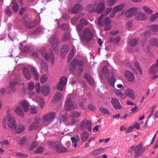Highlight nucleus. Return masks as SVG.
<instances>
[{
  "instance_id": "1",
  "label": "nucleus",
  "mask_w": 158,
  "mask_h": 158,
  "mask_svg": "<svg viewBox=\"0 0 158 158\" xmlns=\"http://www.w3.org/2000/svg\"><path fill=\"white\" fill-rule=\"evenodd\" d=\"M125 94L122 93L121 90L117 89L115 92V94L119 98L122 99L126 98V96L129 97L131 99L134 100L135 98L134 90L131 88H127L125 91Z\"/></svg>"
},
{
  "instance_id": "2",
  "label": "nucleus",
  "mask_w": 158,
  "mask_h": 158,
  "mask_svg": "<svg viewBox=\"0 0 158 158\" xmlns=\"http://www.w3.org/2000/svg\"><path fill=\"white\" fill-rule=\"evenodd\" d=\"M104 17V15H101L98 18V23L100 26L105 25L104 29L105 30L108 31L111 28V26L110 25L111 23V20L108 17H106L102 20Z\"/></svg>"
},
{
  "instance_id": "3",
  "label": "nucleus",
  "mask_w": 158,
  "mask_h": 158,
  "mask_svg": "<svg viewBox=\"0 0 158 158\" xmlns=\"http://www.w3.org/2000/svg\"><path fill=\"white\" fill-rule=\"evenodd\" d=\"M143 145L141 143H139L138 145L135 147L134 146L131 147L129 151L130 152H133L134 151L136 155L139 156L141 155L146 149V148H142Z\"/></svg>"
},
{
  "instance_id": "4",
  "label": "nucleus",
  "mask_w": 158,
  "mask_h": 158,
  "mask_svg": "<svg viewBox=\"0 0 158 158\" xmlns=\"http://www.w3.org/2000/svg\"><path fill=\"white\" fill-rule=\"evenodd\" d=\"M93 33L89 29L86 28L83 31L82 34L80 38L82 41H89L92 38Z\"/></svg>"
},
{
  "instance_id": "5",
  "label": "nucleus",
  "mask_w": 158,
  "mask_h": 158,
  "mask_svg": "<svg viewBox=\"0 0 158 158\" xmlns=\"http://www.w3.org/2000/svg\"><path fill=\"white\" fill-rule=\"evenodd\" d=\"M6 117L8 119L7 124L8 127L13 131L16 125L15 118L11 116L10 114L9 113L7 114Z\"/></svg>"
},
{
  "instance_id": "6",
  "label": "nucleus",
  "mask_w": 158,
  "mask_h": 158,
  "mask_svg": "<svg viewBox=\"0 0 158 158\" xmlns=\"http://www.w3.org/2000/svg\"><path fill=\"white\" fill-rule=\"evenodd\" d=\"M138 10L137 7H133L128 9L126 11L123 10L120 14L121 15H125L126 17L129 18L132 17L136 11Z\"/></svg>"
},
{
  "instance_id": "7",
  "label": "nucleus",
  "mask_w": 158,
  "mask_h": 158,
  "mask_svg": "<svg viewBox=\"0 0 158 158\" xmlns=\"http://www.w3.org/2000/svg\"><path fill=\"white\" fill-rule=\"evenodd\" d=\"M40 51L41 53L43 55L47 60L50 61L52 64L54 63V58L52 53L51 52L48 54L44 48H41Z\"/></svg>"
},
{
  "instance_id": "8",
  "label": "nucleus",
  "mask_w": 158,
  "mask_h": 158,
  "mask_svg": "<svg viewBox=\"0 0 158 158\" xmlns=\"http://www.w3.org/2000/svg\"><path fill=\"white\" fill-rule=\"evenodd\" d=\"M55 117V114L53 112L49 113L44 115L43 117V123L45 124L46 123H50L54 119Z\"/></svg>"
},
{
  "instance_id": "9",
  "label": "nucleus",
  "mask_w": 158,
  "mask_h": 158,
  "mask_svg": "<svg viewBox=\"0 0 158 158\" xmlns=\"http://www.w3.org/2000/svg\"><path fill=\"white\" fill-rule=\"evenodd\" d=\"M67 82V79L62 77L60 79L59 83L57 84L56 88L60 91H62L65 87Z\"/></svg>"
},
{
  "instance_id": "10",
  "label": "nucleus",
  "mask_w": 158,
  "mask_h": 158,
  "mask_svg": "<svg viewBox=\"0 0 158 158\" xmlns=\"http://www.w3.org/2000/svg\"><path fill=\"white\" fill-rule=\"evenodd\" d=\"M92 123L89 120H84L82 121L80 125V127L81 130H84L87 128L88 130L91 131V130Z\"/></svg>"
},
{
  "instance_id": "11",
  "label": "nucleus",
  "mask_w": 158,
  "mask_h": 158,
  "mask_svg": "<svg viewBox=\"0 0 158 158\" xmlns=\"http://www.w3.org/2000/svg\"><path fill=\"white\" fill-rule=\"evenodd\" d=\"M77 64L79 67L83 66L84 64L82 61H78L77 59H74L69 65V70L71 71H73V69L76 66Z\"/></svg>"
},
{
  "instance_id": "12",
  "label": "nucleus",
  "mask_w": 158,
  "mask_h": 158,
  "mask_svg": "<svg viewBox=\"0 0 158 158\" xmlns=\"http://www.w3.org/2000/svg\"><path fill=\"white\" fill-rule=\"evenodd\" d=\"M40 121V119L39 118H35L34 121L29 126L28 130L31 131L37 129L39 127V123Z\"/></svg>"
},
{
  "instance_id": "13",
  "label": "nucleus",
  "mask_w": 158,
  "mask_h": 158,
  "mask_svg": "<svg viewBox=\"0 0 158 158\" xmlns=\"http://www.w3.org/2000/svg\"><path fill=\"white\" fill-rule=\"evenodd\" d=\"M39 67L40 69V72L43 73L48 72V64L44 61H42L39 63Z\"/></svg>"
},
{
  "instance_id": "14",
  "label": "nucleus",
  "mask_w": 158,
  "mask_h": 158,
  "mask_svg": "<svg viewBox=\"0 0 158 158\" xmlns=\"http://www.w3.org/2000/svg\"><path fill=\"white\" fill-rule=\"evenodd\" d=\"M50 87L47 85H44L40 88V93L44 96H47L50 93Z\"/></svg>"
},
{
  "instance_id": "15",
  "label": "nucleus",
  "mask_w": 158,
  "mask_h": 158,
  "mask_svg": "<svg viewBox=\"0 0 158 158\" xmlns=\"http://www.w3.org/2000/svg\"><path fill=\"white\" fill-rule=\"evenodd\" d=\"M19 105L25 112H27L29 110V103L26 100H24L21 101L19 103Z\"/></svg>"
},
{
  "instance_id": "16",
  "label": "nucleus",
  "mask_w": 158,
  "mask_h": 158,
  "mask_svg": "<svg viewBox=\"0 0 158 158\" xmlns=\"http://www.w3.org/2000/svg\"><path fill=\"white\" fill-rule=\"evenodd\" d=\"M24 25L28 28H31L35 27L37 24V21L36 20H34L33 22L30 20L26 21L24 23Z\"/></svg>"
},
{
  "instance_id": "17",
  "label": "nucleus",
  "mask_w": 158,
  "mask_h": 158,
  "mask_svg": "<svg viewBox=\"0 0 158 158\" xmlns=\"http://www.w3.org/2000/svg\"><path fill=\"white\" fill-rule=\"evenodd\" d=\"M51 43L52 47L53 49H56L58 45V38L57 36L53 35L51 38Z\"/></svg>"
},
{
  "instance_id": "18",
  "label": "nucleus",
  "mask_w": 158,
  "mask_h": 158,
  "mask_svg": "<svg viewBox=\"0 0 158 158\" xmlns=\"http://www.w3.org/2000/svg\"><path fill=\"white\" fill-rule=\"evenodd\" d=\"M23 111L21 107L19 105L16 106L14 110V111L16 115L21 118L24 117Z\"/></svg>"
},
{
  "instance_id": "19",
  "label": "nucleus",
  "mask_w": 158,
  "mask_h": 158,
  "mask_svg": "<svg viewBox=\"0 0 158 158\" xmlns=\"http://www.w3.org/2000/svg\"><path fill=\"white\" fill-rule=\"evenodd\" d=\"M111 102L115 109H120L122 108V106L118 100L115 98H112Z\"/></svg>"
},
{
  "instance_id": "20",
  "label": "nucleus",
  "mask_w": 158,
  "mask_h": 158,
  "mask_svg": "<svg viewBox=\"0 0 158 158\" xmlns=\"http://www.w3.org/2000/svg\"><path fill=\"white\" fill-rule=\"evenodd\" d=\"M65 107L67 110H69L73 108H75L76 106H74L72 103L70 99H68L65 102Z\"/></svg>"
},
{
  "instance_id": "21",
  "label": "nucleus",
  "mask_w": 158,
  "mask_h": 158,
  "mask_svg": "<svg viewBox=\"0 0 158 158\" xmlns=\"http://www.w3.org/2000/svg\"><path fill=\"white\" fill-rule=\"evenodd\" d=\"M105 9V5L104 3L100 2L98 4L96 8V11L97 13H101Z\"/></svg>"
},
{
  "instance_id": "22",
  "label": "nucleus",
  "mask_w": 158,
  "mask_h": 158,
  "mask_svg": "<svg viewBox=\"0 0 158 158\" xmlns=\"http://www.w3.org/2000/svg\"><path fill=\"white\" fill-rule=\"evenodd\" d=\"M146 15L140 12H138L135 14V19L138 20H143L146 19Z\"/></svg>"
},
{
  "instance_id": "23",
  "label": "nucleus",
  "mask_w": 158,
  "mask_h": 158,
  "mask_svg": "<svg viewBox=\"0 0 158 158\" xmlns=\"http://www.w3.org/2000/svg\"><path fill=\"white\" fill-rule=\"evenodd\" d=\"M104 151V149L99 148L93 151L90 153V155L91 156H96L98 155L101 154Z\"/></svg>"
},
{
  "instance_id": "24",
  "label": "nucleus",
  "mask_w": 158,
  "mask_h": 158,
  "mask_svg": "<svg viewBox=\"0 0 158 158\" xmlns=\"http://www.w3.org/2000/svg\"><path fill=\"white\" fill-rule=\"evenodd\" d=\"M55 150L58 152H64L67 151V149L63 147L60 143H59L56 146Z\"/></svg>"
},
{
  "instance_id": "25",
  "label": "nucleus",
  "mask_w": 158,
  "mask_h": 158,
  "mask_svg": "<svg viewBox=\"0 0 158 158\" xmlns=\"http://www.w3.org/2000/svg\"><path fill=\"white\" fill-rule=\"evenodd\" d=\"M124 77L129 81H132L134 80V75L129 71L126 72L124 74Z\"/></svg>"
},
{
  "instance_id": "26",
  "label": "nucleus",
  "mask_w": 158,
  "mask_h": 158,
  "mask_svg": "<svg viewBox=\"0 0 158 158\" xmlns=\"http://www.w3.org/2000/svg\"><path fill=\"white\" fill-rule=\"evenodd\" d=\"M25 129V127L24 125L19 124L17 127L16 126L13 131L17 133H19L24 131Z\"/></svg>"
},
{
  "instance_id": "27",
  "label": "nucleus",
  "mask_w": 158,
  "mask_h": 158,
  "mask_svg": "<svg viewBox=\"0 0 158 158\" xmlns=\"http://www.w3.org/2000/svg\"><path fill=\"white\" fill-rule=\"evenodd\" d=\"M125 6V4L122 3L115 6L113 9L114 11L115 12H118L120 11L123 9Z\"/></svg>"
},
{
  "instance_id": "28",
  "label": "nucleus",
  "mask_w": 158,
  "mask_h": 158,
  "mask_svg": "<svg viewBox=\"0 0 158 158\" xmlns=\"http://www.w3.org/2000/svg\"><path fill=\"white\" fill-rule=\"evenodd\" d=\"M31 71L33 75V77L36 80L39 79V74L36 70L32 66H31Z\"/></svg>"
},
{
  "instance_id": "29",
  "label": "nucleus",
  "mask_w": 158,
  "mask_h": 158,
  "mask_svg": "<svg viewBox=\"0 0 158 158\" xmlns=\"http://www.w3.org/2000/svg\"><path fill=\"white\" fill-rule=\"evenodd\" d=\"M71 140L72 143L74 144V147H76L77 145V143L80 140V139L78 135H76L75 137H72L71 138Z\"/></svg>"
},
{
  "instance_id": "30",
  "label": "nucleus",
  "mask_w": 158,
  "mask_h": 158,
  "mask_svg": "<svg viewBox=\"0 0 158 158\" xmlns=\"http://www.w3.org/2000/svg\"><path fill=\"white\" fill-rule=\"evenodd\" d=\"M23 73L25 78L27 80H30L31 78L30 72L27 68H24L23 69Z\"/></svg>"
},
{
  "instance_id": "31",
  "label": "nucleus",
  "mask_w": 158,
  "mask_h": 158,
  "mask_svg": "<svg viewBox=\"0 0 158 158\" xmlns=\"http://www.w3.org/2000/svg\"><path fill=\"white\" fill-rule=\"evenodd\" d=\"M69 50V47L68 46L64 45L63 46L61 51V57H63L67 53Z\"/></svg>"
},
{
  "instance_id": "32",
  "label": "nucleus",
  "mask_w": 158,
  "mask_h": 158,
  "mask_svg": "<svg viewBox=\"0 0 158 158\" xmlns=\"http://www.w3.org/2000/svg\"><path fill=\"white\" fill-rule=\"evenodd\" d=\"M82 10V7L81 5L79 4H76L73 7L72 12L73 13H76Z\"/></svg>"
},
{
  "instance_id": "33",
  "label": "nucleus",
  "mask_w": 158,
  "mask_h": 158,
  "mask_svg": "<svg viewBox=\"0 0 158 158\" xmlns=\"http://www.w3.org/2000/svg\"><path fill=\"white\" fill-rule=\"evenodd\" d=\"M12 7L13 10L15 12L17 11L19 9V6L15 0H13L11 2Z\"/></svg>"
},
{
  "instance_id": "34",
  "label": "nucleus",
  "mask_w": 158,
  "mask_h": 158,
  "mask_svg": "<svg viewBox=\"0 0 158 158\" xmlns=\"http://www.w3.org/2000/svg\"><path fill=\"white\" fill-rule=\"evenodd\" d=\"M89 135L86 131L82 132L81 135V140L82 141H86L89 137Z\"/></svg>"
},
{
  "instance_id": "35",
  "label": "nucleus",
  "mask_w": 158,
  "mask_h": 158,
  "mask_svg": "<svg viewBox=\"0 0 158 158\" xmlns=\"http://www.w3.org/2000/svg\"><path fill=\"white\" fill-rule=\"evenodd\" d=\"M143 8L144 12L147 14L151 15L153 13L152 10L148 6H143Z\"/></svg>"
},
{
  "instance_id": "36",
  "label": "nucleus",
  "mask_w": 158,
  "mask_h": 158,
  "mask_svg": "<svg viewBox=\"0 0 158 158\" xmlns=\"http://www.w3.org/2000/svg\"><path fill=\"white\" fill-rule=\"evenodd\" d=\"M150 44L152 46L158 47V39L152 38L150 41Z\"/></svg>"
},
{
  "instance_id": "37",
  "label": "nucleus",
  "mask_w": 158,
  "mask_h": 158,
  "mask_svg": "<svg viewBox=\"0 0 158 158\" xmlns=\"http://www.w3.org/2000/svg\"><path fill=\"white\" fill-rule=\"evenodd\" d=\"M62 98V95L61 93L59 92H56L54 95L53 98L55 102L60 100Z\"/></svg>"
},
{
  "instance_id": "38",
  "label": "nucleus",
  "mask_w": 158,
  "mask_h": 158,
  "mask_svg": "<svg viewBox=\"0 0 158 158\" xmlns=\"http://www.w3.org/2000/svg\"><path fill=\"white\" fill-rule=\"evenodd\" d=\"M158 70V68L155 65H154L150 68V73L151 74H154L156 73Z\"/></svg>"
},
{
  "instance_id": "39",
  "label": "nucleus",
  "mask_w": 158,
  "mask_h": 158,
  "mask_svg": "<svg viewBox=\"0 0 158 158\" xmlns=\"http://www.w3.org/2000/svg\"><path fill=\"white\" fill-rule=\"evenodd\" d=\"M95 6L96 4H90L87 6V8L88 9H89L90 12L92 13L96 11V8H95Z\"/></svg>"
},
{
  "instance_id": "40",
  "label": "nucleus",
  "mask_w": 158,
  "mask_h": 158,
  "mask_svg": "<svg viewBox=\"0 0 158 158\" xmlns=\"http://www.w3.org/2000/svg\"><path fill=\"white\" fill-rule=\"evenodd\" d=\"M158 19V12L156 13L151 15L150 17V21L151 22H154L156 20Z\"/></svg>"
},
{
  "instance_id": "41",
  "label": "nucleus",
  "mask_w": 158,
  "mask_h": 158,
  "mask_svg": "<svg viewBox=\"0 0 158 158\" xmlns=\"http://www.w3.org/2000/svg\"><path fill=\"white\" fill-rule=\"evenodd\" d=\"M138 40L136 39H132L129 41V44L131 46H135L138 44Z\"/></svg>"
},
{
  "instance_id": "42",
  "label": "nucleus",
  "mask_w": 158,
  "mask_h": 158,
  "mask_svg": "<svg viewBox=\"0 0 158 158\" xmlns=\"http://www.w3.org/2000/svg\"><path fill=\"white\" fill-rule=\"evenodd\" d=\"M150 31L154 32H158V25H153L150 27Z\"/></svg>"
},
{
  "instance_id": "43",
  "label": "nucleus",
  "mask_w": 158,
  "mask_h": 158,
  "mask_svg": "<svg viewBox=\"0 0 158 158\" xmlns=\"http://www.w3.org/2000/svg\"><path fill=\"white\" fill-rule=\"evenodd\" d=\"M48 79V76L45 74H43L40 77V81L41 83H44L47 81Z\"/></svg>"
},
{
  "instance_id": "44",
  "label": "nucleus",
  "mask_w": 158,
  "mask_h": 158,
  "mask_svg": "<svg viewBox=\"0 0 158 158\" xmlns=\"http://www.w3.org/2000/svg\"><path fill=\"white\" fill-rule=\"evenodd\" d=\"M85 79L87 80L90 84H92L94 83V81L93 79L91 78V77L88 74H86L84 76Z\"/></svg>"
},
{
  "instance_id": "45",
  "label": "nucleus",
  "mask_w": 158,
  "mask_h": 158,
  "mask_svg": "<svg viewBox=\"0 0 158 158\" xmlns=\"http://www.w3.org/2000/svg\"><path fill=\"white\" fill-rule=\"evenodd\" d=\"M26 141V138L25 137H23L18 139V143L19 144L23 145L25 143Z\"/></svg>"
},
{
  "instance_id": "46",
  "label": "nucleus",
  "mask_w": 158,
  "mask_h": 158,
  "mask_svg": "<svg viewBox=\"0 0 158 158\" xmlns=\"http://www.w3.org/2000/svg\"><path fill=\"white\" fill-rule=\"evenodd\" d=\"M140 110V109L138 108L136 104L135 105V106L132 108L131 109V113L132 114H135L137 112Z\"/></svg>"
},
{
  "instance_id": "47",
  "label": "nucleus",
  "mask_w": 158,
  "mask_h": 158,
  "mask_svg": "<svg viewBox=\"0 0 158 158\" xmlns=\"http://www.w3.org/2000/svg\"><path fill=\"white\" fill-rule=\"evenodd\" d=\"M115 79L114 77H112L108 80L109 84L112 86H114Z\"/></svg>"
},
{
  "instance_id": "48",
  "label": "nucleus",
  "mask_w": 158,
  "mask_h": 158,
  "mask_svg": "<svg viewBox=\"0 0 158 158\" xmlns=\"http://www.w3.org/2000/svg\"><path fill=\"white\" fill-rule=\"evenodd\" d=\"M38 101L39 103V106L41 108H43L44 105V100L43 99H42L41 98H39Z\"/></svg>"
},
{
  "instance_id": "49",
  "label": "nucleus",
  "mask_w": 158,
  "mask_h": 158,
  "mask_svg": "<svg viewBox=\"0 0 158 158\" xmlns=\"http://www.w3.org/2000/svg\"><path fill=\"white\" fill-rule=\"evenodd\" d=\"M30 112L32 114H36L37 113V110L35 106H31L30 109Z\"/></svg>"
},
{
  "instance_id": "50",
  "label": "nucleus",
  "mask_w": 158,
  "mask_h": 158,
  "mask_svg": "<svg viewBox=\"0 0 158 158\" xmlns=\"http://www.w3.org/2000/svg\"><path fill=\"white\" fill-rule=\"evenodd\" d=\"M132 23L131 21H128L127 22L125 25L126 28L128 30H129L131 29L132 27Z\"/></svg>"
},
{
  "instance_id": "51",
  "label": "nucleus",
  "mask_w": 158,
  "mask_h": 158,
  "mask_svg": "<svg viewBox=\"0 0 158 158\" xmlns=\"http://www.w3.org/2000/svg\"><path fill=\"white\" fill-rule=\"evenodd\" d=\"M34 87V83L32 82H30L28 84V89L31 90L33 89Z\"/></svg>"
},
{
  "instance_id": "52",
  "label": "nucleus",
  "mask_w": 158,
  "mask_h": 158,
  "mask_svg": "<svg viewBox=\"0 0 158 158\" xmlns=\"http://www.w3.org/2000/svg\"><path fill=\"white\" fill-rule=\"evenodd\" d=\"M70 34L68 32L64 34L63 35V40L64 41H66L70 39Z\"/></svg>"
},
{
  "instance_id": "53",
  "label": "nucleus",
  "mask_w": 158,
  "mask_h": 158,
  "mask_svg": "<svg viewBox=\"0 0 158 158\" xmlns=\"http://www.w3.org/2000/svg\"><path fill=\"white\" fill-rule=\"evenodd\" d=\"M116 2V0H108L107 4L109 6H111L115 5Z\"/></svg>"
},
{
  "instance_id": "54",
  "label": "nucleus",
  "mask_w": 158,
  "mask_h": 158,
  "mask_svg": "<svg viewBox=\"0 0 158 158\" xmlns=\"http://www.w3.org/2000/svg\"><path fill=\"white\" fill-rule=\"evenodd\" d=\"M35 88L36 89L37 93L38 94L40 93L41 88H40V85L39 83L37 82L36 83Z\"/></svg>"
},
{
  "instance_id": "55",
  "label": "nucleus",
  "mask_w": 158,
  "mask_h": 158,
  "mask_svg": "<svg viewBox=\"0 0 158 158\" xmlns=\"http://www.w3.org/2000/svg\"><path fill=\"white\" fill-rule=\"evenodd\" d=\"M75 51V49H72L70 52L69 54V56L68 60H70L72 58L73 56L74 55Z\"/></svg>"
},
{
  "instance_id": "56",
  "label": "nucleus",
  "mask_w": 158,
  "mask_h": 158,
  "mask_svg": "<svg viewBox=\"0 0 158 158\" xmlns=\"http://www.w3.org/2000/svg\"><path fill=\"white\" fill-rule=\"evenodd\" d=\"M100 110L102 113L104 114H109V110L107 109L103 108V107H101L100 108Z\"/></svg>"
},
{
  "instance_id": "57",
  "label": "nucleus",
  "mask_w": 158,
  "mask_h": 158,
  "mask_svg": "<svg viewBox=\"0 0 158 158\" xmlns=\"http://www.w3.org/2000/svg\"><path fill=\"white\" fill-rule=\"evenodd\" d=\"M80 17V16H77L73 18L71 21L72 24L73 25H74L76 23V22L77 21Z\"/></svg>"
},
{
  "instance_id": "58",
  "label": "nucleus",
  "mask_w": 158,
  "mask_h": 158,
  "mask_svg": "<svg viewBox=\"0 0 158 158\" xmlns=\"http://www.w3.org/2000/svg\"><path fill=\"white\" fill-rule=\"evenodd\" d=\"M80 115V113L77 112H74L72 113L71 116L73 118H76L79 117Z\"/></svg>"
},
{
  "instance_id": "59",
  "label": "nucleus",
  "mask_w": 158,
  "mask_h": 158,
  "mask_svg": "<svg viewBox=\"0 0 158 158\" xmlns=\"http://www.w3.org/2000/svg\"><path fill=\"white\" fill-rule=\"evenodd\" d=\"M112 10L111 7H109L106 8V10L104 13L102 15H104V17L107 15Z\"/></svg>"
},
{
  "instance_id": "60",
  "label": "nucleus",
  "mask_w": 158,
  "mask_h": 158,
  "mask_svg": "<svg viewBox=\"0 0 158 158\" xmlns=\"http://www.w3.org/2000/svg\"><path fill=\"white\" fill-rule=\"evenodd\" d=\"M9 142L7 140H5L3 141L0 142V146H2L4 145H9Z\"/></svg>"
},
{
  "instance_id": "61",
  "label": "nucleus",
  "mask_w": 158,
  "mask_h": 158,
  "mask_svg": "<svg viewBox=\"0 0 158 158\" xmlns=\"http://www.w3.org/2000/svg\"><path fill=\"white\" fill-rule=\"evenodd\" d=\"M80 24L82 26H86L88 25V22L85 19H83L81 20Z\"/></svg>"
},
{
  "instance_id": "62",
  "label": "nucleus",
  "mask_w": 158,
  "mask_h": 158,
  "mask_svg": "<svg viewBox=\"0 0 158 158\" xmlns=\"http://www.w3.org/2000/svg\"><path fill=\"white\" fill-rule=\"evenodd\" d=\"M37 145V143L36 142H33L31 144L30 147V149L31 150H33Z\"/></svg>"
},
{
  "instance_id": "63",
  "label": "nucleus",
  "mask_w": 158,
  "mask_h": 158,
  "mask_svg": "<svg viewBox=\"0 0 158 158\" xmlns=\"http://www.w3.org/2000/svg\"><path fill=\"white\" fill-rule=\"evenodd\" d=\"M44 149V148L42 147H39L35 151V152L38 154L41 153L43 152Z\"/></svg>"
},
{
  "instance_id": "64",
  "label": "nucleus",
  "mask_w": 158,
  "mask_h": 158,
  "mask_svg": "<svg viewBox=\"0 0 158 158\" xmlns=\"http://www.w3.org/2000/svg\"><path fill=\"white\" fill-rule=\"evenodd\" d=\"M15 156L17 157L22 158L27 156L25 154L20 152H16L15 153Z\"/></svg>"
}]
</instances>
